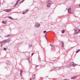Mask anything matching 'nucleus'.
I'll use <instances>...</instances> for the list:
<instances>
[{"label":"nucleus","instance_id":"nucleus-1","mask_svg":"<svg viewBox=\"0 0 80 80\" xmlns=\"http://www.w3.org/2000/svg\"><path fill=\"white\" fill-rule=\"evenodd\" d=\"M10 41V39H8L6 40H4L2 42H1L0 43H8V42H9Z\"/></svg>","mask_w":80,"mask_h":80},{"label":"nucleus","instance_id":"nucleus-15","mask_svg":"<svg viewBox=\"0 0 80 80\" xmlns=\"http://www.w3.org/2000/svg\"><path fill=\"white\" fill-rule=\"evenodd\" d=\"M62 32V33H64V32H65V31L64 30H62L61 31Z\"/></svg>","mask_w":80,"mask_h":80},{"label":"nucleus","instance_id":"nucleus-2","mask_svg":"<svg viewBox=\"0 0 80 80\" xmlns=\"http://www.w3.org/2000/svg\"><path fill=\"white\" fill-rule=\"evenodd\" d=\"M74 33H76V34L77 33H80V30L78 28H76L74 30Z\"/></svg>","mask_w":80,"mask_h":80},{"label":"nucleus","instance_id":"nucleus-4","mask_svg":"<svg viewBox=\"0 0 80 80\" xmlns=\"http://www.w3.org/2000/svg\"><path fill=\"white\" fill-rule=\"evenodd\" d=\"M68 13L72 14L73 13V12H71V8H69L68 10Z\"/></svg>","mask_w":80,"mask_h":80},{"label":"nucleus","instance_id":"nucleus-29","mask_svg":"<svg viewBox=\"0 0 80 80\" xmlns=\"http://www.w3.org/2000/svg\"><path fill=\"white\" fill-rule=\"evenodd\" d=\"M29 63H30V60H29Z\"/></svg>","mask_w":80,"mask_h":80},{"label":"nucleus","instance_id":"nucleus-36","mask_svg":"<svg viewBox=\"0 0 80 80\" xmlns=\"http://www.w3.org/2000/svg\"><path fill=\"white\" fill-rule=\"evenodd\" d=\"M1 4V3L0 2V5Z\"/></svg>","mask_w":80,"mask_h":80},{"label":"nucleus","instance_id":"nucleus-27","mask_svg":"<svg viewBox=\"0 0 80 80\" xmlns=\"http://www.w3.org/2000/svg\"><path fill=\"white\" fill-rule=\"evenodd\" d=\"M63 45H62V47L63 48V47H64Z\"/></svg>","mask_w":80,"mask_h":80},{"label":"nucleus","instance_id":"nucleus-3","mask_svg":"<svg viewBox=\"0 0 80 80\" xmlns=\"http://www.w3.org/2000/svg\"><path fill=\"white\" fill-rule=\"evenodd\" d=\"M40 26V24L38 23L37 22H36L35 24V27H37V28H38V27H39Z\"/></svg>","mask_w":80,"mask_h":80},{"label":"nucleus","instance_id":"nucleus-18","mask_svg":"<svg viewBox=\"0 0 80 80\" xmlns=\"http://www.w3.org/2000/svg\"><path fill=\"white\" fill-rule=\"evenodd\" d=\"M25 1V0H22L20 2V3H22V2H23Z\"/></svg>","mask_w":80,"mask_h":80},{"label":"nucleus","instance_id":"nucleus-30","mask_svg":"<svg viewBox=\"0 0 80 80\" xmlns=\"http://www.w3.org/2000/svg\"><path fill=\"white\" fill-rule=\"evenodd\" d=\"M38 67V65H37L36 66V67Z\"/></svg>","mask_w":80,"mask_h":80},{"label":"nucleus","instance_id":"nucleus-11","mask_svg":"<svg viewBox=\"0 0 80 80\" xmlns=\"http://www.w3.org/2000/svg\"><path fill=\"white\" fill-rule=\"evenodd\" d=\"M47 3H52V2L50 0H48L47 1Z\"/></svg>","mask_w":80,"mask_h":80},{"label":"nucleus","instance_id":"nucleus-12","mask_svg":"<svg viewBox=\"0 0 80 80\" xmlns=\"http://www.w3.org/2000/svg\"><path fill=\"white\" fill-rule=\"evenodd\" d=\"M8 18H10V19H11V20H13V18H12L10 16L8 17Z\"/></svg>","mask_w":80,"mask_h":80},{"label":"nucleus","instance_id":"nucleus-34","mask_svg":"<svg viewBox=\"0 0 80 80\" xmlns=\"http://www.w3.org/2000/svg\"><path fill=\"white\" fill-rule=\"evenodd\" d=\"M7 63H8V62H7Z\"/></svg>","mask_w":80,"mask_h":80},{"label":"nucleus","instance_id":"nucleus-5","mask_svg":"<svg viewBox=\"0 0 80 80\" xmlns=\"http://www.w3.org/2000/svg\"><path fill=\"white\" fill-rule=\"evenodd\" d=\"M4 11V12H11V9H5Z\"/></svg>","mask_w":80,"mask_h":80},{"label":"nucleus","instance_id":"nucleus-28","mask_svg":"<svg viewBox=\"0 0 80 80\" xmlns=\"http://www.w3.org/2000/svg\"><path fill=\"white\" fill-rule=\"evenodd\" d=\"M2 46H3V44H1V47H2Z\"/></svg>","mask_w":80,"mask_h":80},{"label":"nucleus","instance_id":"nucleus-37","mask_svg":"<svg viewBox=\"0 0 80 80\" xmlns=\"http://www.w3.org/2000/svg\"><path fill=\"white\" fill-rule=\"evenodd\" d=\"M79 7H80V5H79Z\"/></svg>","mask_w":80,"mask_h":80},{"label":"nucleus","instance_id":"nucleus-23","mask_svg":"<svg viewBox=\"0 0 80 80\" xmlns=\"http://www.w3.org/2000/svg\"><path fill=\"white\" fill-rule=\"evenodd\" d=\"M61 42V43H62V45H64V43H63V42Z\"/></svg>","mask_w":80,"mask_h":80},{"label":"nucleus","instance_id":"nucleus-9","mask_svg":"<svg viewBox=\"0 0 80 80\" xmlns=\"http://www.w3.org/2000/svg\"><path fill=\"white\" fill-rule=\"evenodd\" d=\"M51 5V3H48V4L47 5V7H50V6Z\"/></svg>","mask_w":80,"mask_h":80},{"label":"nucleus","instance_id":"nucleus-13","mask_svg":"<svg viewBox=\"0 0 80 80\" xmlns=\"http://www.w3.org/2000/svg\"><path fill=\"white\" fill-rule=\"evenodd\" d=\"M10 37H11V36L10 35H9V34H8L7 36H5V38Z\"/></svg>","mask_w":80,"mask_h":80},{"label":"nucleus","instance_id":"nucleus-20","mask_svg":"<svg viewBox=\"0 0 80 80\" xmlns=\"http://www.w3.org/2000/svg\"><path fill=\"white\" fill-rule=\"evenodd\" d=\"M46 35H47V34H45V38H46V40H47V37L46 36Z\"/></svg>","mask_w":80,"mask_h":80},{"label":"nucleus","instance_id":"nucleus-7","mask_svg":"<svg viewBox=\"0 0 80 80\" xmlns=\"http://www.w3.org/2000/svg\"><path fill=\"white\" fill-rule=\"evenodd\" d=\"M28 11V9H27L25 10V11H24L23 13H22V14H25V13H27V12Z\"/></svg>","mask_w":80,"mask_h":80},{"label":"nucleus","instance_id":"nucleus-32","mask_svg":"<svg viewBox=\"0 0 80 80\" xmlns=\"http://www.w3.org/2000/svg\"><path fill=\"white\" fill-rule=\"evenodd\" d=\"M48 32H47L45 34H47V33H48Z\"/></svg>","mask_w":80,"mask_h":80},{"label":"nucleus","instance_id":"nucleus-31","mask_svg":"<svg viewBox=\"0 0 80 80\" xmlns=\"http://www.w3.org/2000/svg\"><path fill=\"white\" fill-rule=\"evenodd\" d=\"M29 59H30V58H28V59H27V60H29Z\"/></svg>","mask_w":80,"mask_h":80},{"label":"nucleus","instance_id":"nucleus-22","mask_svg":"<svg viewBox=\"0 0 80 80\" xmlns=\"http://www.w3.org/2000/svg\"><path fill=\"white\" fill-rule=\"evenodd\" d=\"M29 47H32V45L31 44H30L29 45Z\"/></svg>","mask_w":80,"mask_h":80},{"label":"nucleus","instance_id":"nucleus-8","mask_svg":"<svg viewBox=\"0 0 80 80\" xmlns=\"http://www.w3.org/2000/svg\"><path fill=\"white\" fill-rule=\"evenodd\" d=\"M20 2V0H18L17 2L14 5V7H16V6H17V4H18V2Z\"/></svg>","mask_w":80,"mask_h":80},{"label":"nucleus","instance_id":"nucleus-35","mask_svg":"<svg viewBox=\"0 0 80 80\" xmlns=\"http://www.w3.org/2000/svg\"><path fill=\"white\" fill-rule=\"evenodd\" d=\"M30 80H32V79H30Z\"/></svg>","mask_w":80,"mask_h":80},{"label":"nucleus","instance_id":"nucleus-25","mask_svg":"<svg viewBox=\"0 0 80 80\" xmlns=\"http://www.w3.org/2000/svg\"><path fill=\"white\" fill-rule=\"evenodd\" d=\"M4 50H7V49L6 48H4Z\"/></svg>","mask_w":80,"mask_h":80},{"label":"nucleus","instance_id":"nucleus-19","mask_svg":"<svg viewBox=\"0 0 80 80\" xmlns=\"http://www.w3.org/2000/svg\"><path fill=\"white\" fill-rule=\"evenodd\" d=\"M50 45L51 47H53V48H55V46H54L53 45L50 44Z\"/></svg>","mask_w":80,"mask_h":80},{"label":"nucleus","instance_id":"nucleus-17","mask_svg":"<svg viewBox=\"0 0 80 80\" xmlns=\"http://www.w3.org/2000/svg\"><path fill=\"white\" fill-rule=\"evenodd\" d=\"M80 52V49H78L76 52V53H77L78 52Z\"/></svg>","mask_w":80,"mask_h":80},{"label":"nucleus","instance_id":"nucleus-33","mask_svg":"<svg viewBox=\"0 0 80 80\" xmlns=\"http://www.w3.org/2000/svg\"><path fill=\"white\" fill-rule=\"evenodd\" d=\"M33 53H32V55H33Z\"/></svg>","mask_w":80,"mask_h":80},{"label":"nucleus","instance_id":"nucleus-24","mask_svg":"<svg viewBox=\"0 0 80 80\" xmlns=\"http://www.w3.org/2000/svg\"><path fill=\"white\" fill-rule=\"evenodd\" d=\"M46 31H44L43 32L44 33H46Z\"/></svg>","mask_w":80,"mask_h":80},{"label":"nucleus","instance_id":"nucleus-26","mask_svg":"<svg viewBox=\"0 0 80 80\" xmlns=\"http://www.w3.org/2000/svg\"><path fill=\"white\" fill-rule=\"evenodd\" d=\"M57 70H60V68L59 69H58V68H57Z\"/></svg>","mask_w":80,"mask_h":80},{"label":"nucleus","instance_id":"nucleus-10","mask_svg":"<svg viewBox=\"0 0 80 80\" xmlns=\"http://www.w3.org/2000/svg\"><path fill=\"white\" fill-rule=\"evenodd\" d=\"M22 73H23V70H21L20 71V75L21 76H22Z\"/></svg>","mask_w":80,"mask_h":80},{"label":"nucleus","instance_id":"nucleus-21","mask_svg":"<svg viewBox=\"0 0 80 80\" xmlns=\"http://www.w3.org/2000/svg\"><path fill=\"white\" fill-rule=\"evenodd\" d=\"M2 23H4V24H5L7 22H6L5 21H2Z\"/></svg>","mask_w":80,"mask_h":80},{"label":"nucleus","instance_id":"nucleus-6","mask_svg":"<svg viewBox=\"0 0 80 80\" xmlns=\"http://www.w3.org/2000/svg\"><path fill=\"white\" fill-rule=\"evenodd\" d=\"M76 64H75L73 62H71L70 64V66H72V65H73V66H75Z\"/></svg>","mask_w":80,"mask_h":80},{"label":"nucleus","instance_id":"nucleus-16","mask_svg":"<svg viewBox=\"0 0 80 80\" xmlns=\"http://www.w3.org/2000/svg\"><path fill=\"white\" fill-rule=\"evenodd\" d=\"M32 77L33 78H35V75L33 74L32 75Z\"/></svg>","mask_w":80,"mask_h":80},{"label":"nucleus","instance_id":"nucleus-14","mask_svg":"<svg viewBox=\"0 0 80 80\" xmlns=\"http://www.w3.org/2000/svg\"><path fill=\"white\" fill-rule=\"evenodd\" d=\"M76 78H77V77H76L75 76H74L73 77L71 78V79H75Z\"/></svg>","mask_w":80,"mask_h":80}]
</instances>
